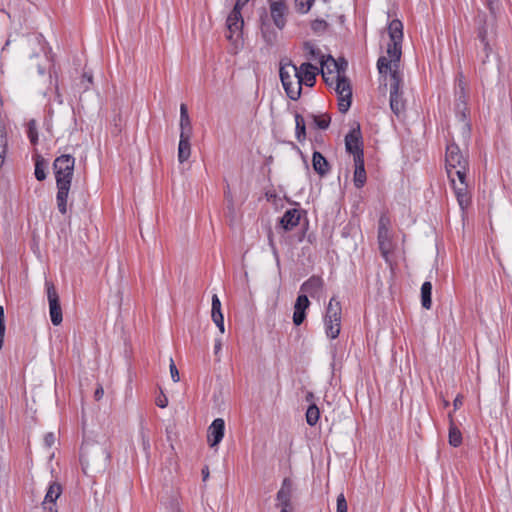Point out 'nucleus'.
I'll list each match as a JSON object with an SVG mask.
<instances>
[{
    "label": "nucleus",
    "mask_w": 512,
    "mask_h": 512,
    "mask_svg": "<svg viewBox=\"0 0 512 512\" xmlns=\"http://www.w3.org/2000/svg\"><path fill=\"white\" fill-rule=\"evenodd\" d=\"M387 32L390 42L387 45V56L379 57L377 68L381 75L390 76V108L397 116L404 110L405 104L402 98V75L399 71V62L402 55L403 24L400 20H392Z\"/></svg>",
    "instance_id": "1"
},
{
    "label": "nucleus",
    "mask_w": 512,
    "mask_h": 512,
    "mask_svg": "<svg viewBox=\"0 0 512 512\" xmlns=\"http://www.w3.org/2000/svg\"><path fill=\"white\" fill-rule=\"evenodd\" d=\"M75 166V158L70 154H63L54 160L53 168L56 178L57 208L61 214L67 213V201L71 187Z\"/></svg>",
    "instance_id": "2"
},
{
    "label": "nucleus",
    "mask_w": 512,
    "mask_h": 512,
    "mask_svg": "<svg viewBox=\"0 0 512 512\" xmlns=\"http://www.w3.org/2000/svg\"><path fill=\"white\" fill-rule=\"evenodd\" d=\"M108 460L109 454L103 446L88 443L82 445L80 461L84 473L101 471L106 467Z\"/></svg>",
    "instance_id": "3"
},
{
    "label": "nucleus",
    "mask_w": 512,
    "mask_h": 512,
    "mask_svg": "<svg viewBox=\"0 0 512 512\" xmlns=\"http://www.w3.org/2000/svg\"><path fill=\"white\" fill-rule=\"evenodd\" d=\"M445 162L448 177L455 175L458 179H466L468 158L454 142L446 146Z\"/></svg>",
    "instance_id": "4"
},
{
    "label": "nucleus",
    "mask_w": 512,
    "mask_h": 512,
    "mask_svg": "<svg viewBox=\"0 0 512 512\" xmlns=\"http://www.w3.org/2000/svg\"><path fill=\"white\" fill-rule=\"evenodd\" d=\"M279 74L287 96L291 100L299 99L301 96V85L299 84L297 66L290 61L281 63Z\"/></svg>",
    "instance_id": "5"
},
{
    "label": "nucleus",
    "mask_w": 512,
    "mask_h": 512,
    "mask_svg": "<svg viewBox=\"0 0 512 512\" xmlns=\"http://www.w3.org/2000/svg\"><path fill=\"white\" fill-rule=\"evenodd\" d=\"M390 219L387 215L382 214L378 222V245L382 257L387 264H391L390 255L394 250L395 244L392 240L390 232Z\"/></svg>",
    "instance_id": "6"
},
{
    "label": "nucleus",
    "mask_w": 512,
    "mask_h": 512,
    "mask_svg": "<svg viewBox=\"0 0 512 512\" xmlns=\"http://www.w3.org/2000/svg\"><path fill=\"white\" fill-rule=\"evenodd\" d=\"M341 305L332 297L327 305L324 317V325L327 337L335 339L340 334L341 329Z\"/></svg>",
    "instance_id": "7"
},
{
    "label": "nucleus",
    "mask_w": 512,
    "mask_h": 512,
    "mask_svg": "<svg viewBox=\"0 0 512 512\" xmlns=\"http://www.w3.org/2000/svg\"><path fill=\"white\" fill-rule=\"evenodd\" d=\"M478 22V38L483 44V50L485 53V58L482 60V63L485 64L492 53L491 41L496 35L495 21L493 19L488 20L486 17L482 18L479 16Z\"/></svg>",
    "instance_id": "8"
},
{
    "label": "nucleus",
    "mask_w": 512,
    "mask_h": 512,
    "mask_svg": "<svg viewBox=\"0 0 512 512\" xmlns=\"http://www.w3.org/2000/svg\"><path fill=\"white\" fill-rule=\"evenodd\" d=\"M226 26L228 29L226 38L233 45L234 52H237L241 46L242 30L244 26L242 14L231 11L227 17Z\"/></svg>",
    "instance_id": "9"
},
{
    "label": "nucleus",
    "mask_w": 512,
    "mask_h": 512,
    "mask_svg": "<svg viewBox=\"0 0 512 512\" xmlns=\"http://www.w3.org/2000/svg\"><path fill=\"white\" fill-rule=\"evenodd\" d=\"M335 83V92L339 98V111L341 113H346L351 106L352 100V88L350 81L345 75L338 74L336 77Z\"/></svg>",
    "instance_id": "10"
},
{
    "label": "nucleus",
    "mask_w": 512,
    "mask_h": 512,
    "mask_svg": "<svg viewBox=\"0 0 512 512\" xmlns=\"http://www.w3.org/2000/svg\"><path fill=\"white\" fill-rule=\"evenodd\" d=\"M45 286L47 290V299L49 303L50 319L53 325L58 326L62 323L63 320L59 295L52 282L46 280Z\"/></svg>",
    "instance_id": "11"
},
{
    "label": "nucleus",
    "mask_w": 512,
    "mask_h": 512,
    "mask_svg": "<svg viewBox=\"0 0 512 512\" xmlns=\"http://www.w3.org/2000/svg\"><path fill=\"white\" fill-rule=\"evenodd\" d=\"M270 14L274 25L282 30L287 22L288 7L284 0H272L269 3Z\"/></svg>",
    "instance_id": "12"
},
{
    "label": "nucleus",
    "mask_w": 512,
    "mask_h": 512,
    "mask_svg": "<svg viewBox=\"0 0 512 512\" xmlns=\"http://www.w3.org/2000/svg\"><path fill=\"white\" fill-rule=\"evenodd\" d=\"M321 74L327 85H333L336 77L340 74V67L337 60L328 55L326 58H321Z\"/></svg>",
    "instance_id": "13"
},
{
    "label": "nucleus",
    "mask_w": 512,
    "mask_h": 512,
    "mask_svg": "<svg viewBox=\"0 0 512 512\" xmlns=\"http://www.w3.org/2000/svg\"><path fill=\"white\" fill-rule=\"evenodd\" d=\"M361 131L360 126L357 125L356 128H353L346 136H345V147L347 152L353 155L354 159L363 158V150L361 148Z\"/></svg>",
    "instance_id": "14"
},
{
    "label": "nucleus",
    "mask_w": 512,
    "mask_h": 512,
    "mask_svg": "<svg viewBox=\"0 0 512 512\" xmlns=\"http://www.w3.org/2000/svg\"><path fill=\"white\" fill-rule=\"evenodd\" d=\"M225 422L222 418L215 419L207 430V441L210 447H216L223 439Z\"/></svg>",
    "instance_id": "15"
},
{
    "label": "nucleus",
    "mask_w": 512,
    "mask_h": 512,
    "mask_svg": "<svg viewBox=\"0 0 512 512\" xmlns=\"http://www.w3.org/2000/svg\"><path fill=\"white\" fill-rule=\"evenodd\" d=\"M451 180V183L453 185V189L457 198V201L459 203V206L462 210L468 207L470 204V196L468 192V184L466 183V179H458L459 183L457 184L455 182L454 176L449 177Z\"/></svg>",
    "instance_id": "16"
},
{
    "label": "nucleus",
    "mask_w": 512,
    "mask_h": 512,
    "mask_svg": "<svg viewBox=\"0 0 512 512\" xmlns=\"http://www.w3.org/2000/svg\"><path fill=\"white\" fill-rule=\"evenodd\" d=\"M299 84L302 86L305 84L306 86L312 87L315 84L316 74L318 72L317 67L312 65L309 62L303 63L300 67H297Z\"/></svg>",
    "instance_id": "17"
},
{
    "label": "nucleus",
    "mask_w": 512,
    "mask_h": 512,
    "mask_svg": "<svg viewBox=\"0 0 512 512\" xmlns=\"http://www.w3.org/2000/svg\"><path fill=\"white\" fill-rule=\"evenodd\" d=\"M293 492V483L291 479L285 478L282 482L280 490L277 492L278 505L281 508L289 509L291 505V497Z\"/></svg>",
    "instance_id": "18"
},
{
    "label": "nucleus",
    "mask_w": 512,
    "mask_h": 512,
    "mask_svg": "<svg viewBox=\"0 0 512 512\" xmlns=\"http://www.w3.org/2000/svg\"><path fill=\"white\" fill-rule=\"evenodd\" d=\"M61 493L62 487L59 483L53 482L50 484L43 501V508L47 510V512H57L55 510V502L60 497Z\"/></svg>",
    "instance_id": "19"
},
{
    "label": "nucleus",
    "mask_w": 512,
    "mask_h": 512,
    "mask_svg": "<svg viewBox=\"0 0 512 512\" xmlns=\"http://www.w3.org/2000/svg\"><path fill=\"white\" fill-rule=\"evenodd\" d=\"M182 135L185 138L192 136V124L185 104L180 105V137Z\"/></svg>",
    "instance_id": "20"
},
{
    "label": "nucleus",
    "mask_w": 512,
    "mask_h": 512,
    "mask_svg": "<svg viewBox=\"0 0 512 512\" xmlns=\"http://www.w3.org/2000/svg\"><path fill=\"white\" fill-rule=\"evenodd\" d=\"M322 287L323 280L320 277L312 276L301 285L300 290L306 295L309 294L311 297H315Z\"/></svg>",
    "instance_id": "21"
},
{
    "label": "nucleus",
    "mask_w": 512,
    "mask_h": 512,
    "mask_svg": "<svg viewBox=\"0 0 512 512\" xmlns=\"http://www.w3.org/2000/svg\"><path fill=\"white\" fill-rule=\"evenodd\" d=\"M299 221L300 212L297 209H290L284 213L280 219V224L284 230L288 231L296 227L299 224Z\"/></svg>",
    "instance_id": "22"
},
{
    "label": "nucleus",
    "mask_w": 512,
    "mask_h": 512,
    "mask_svg": "<svg viewBox=\"0 0 512 512\" xmlns=\"http://www.w3.org/2000/svg\"><path fill=\"white\" fill-rule=\"evenodd\" d=\"M354 166H355L354 177H353L354 185L357 188H361L364 186V184L366 182V171H365V167H364V157L359 158V156H358L357 159H354Z\"/></svg>",
    "instance_id": "23"
},
{
    "label": "nucleus",
    "mask_w": 512,
    "mask_h": 512,
    "mask_svg": "<svg viewBox=\"0 0 512 512\" xmlns=\"http://www.w3.org/2000/svg\"><path fill=\"white\" fill-rule=\"evenodd\" d=\"M312 166L316 173L320 176H324L329 171V163L326 158L318 151L313 153Z\"/></svg>",
    "instance_id": "24"
},
{
    "label": "nucleus",
    "mask_w": 512,
    "mask_h": 512,
    "mask_svg": "<svg viewBox=\"0 0 512 512\" xmlns=\"http://www.w3.org/2000/svg\"><path fill=\"white\" fill-rule=\"evenodd\" d=\"M191 138L180 137L178 145V160L180 163L187 161L191 155Z\"/></svg>",
    "instance_id": "25"
},
{
    "label": "nucleus",
    "mask_w": 512,
    "mask_h": 512,
    "mask_svg": "<svg viewBox=\"0 0 512 512\" xmlns=\"http://www.w3.org/2000/svg\"><path fill=\"white\" fill-rule=\"evenodd\" d=\"M432 294V284L429 281H426L421 286V304L423 308L430 309L432 305L431 300Z\"/></svg>",
    "instance_id": "26"
},
{
    "label": "nucleus",
    "mask_w": 512,
    "mask_h": 512,
    "mask_svg": "<svg viewBox=\"0 0 512 512\" xmlns=\"http://www.w3.org/2000/svg\"><path fill=\"white\" fill-rule=\"evenodd\" d=\"M449 444L453 447H458L462 443V434L454 423L449 425Z\"/></svg>",
    "instance_id": "27"
},
{
    "label": "nucleus",
    "mask_w": 512,
    "mask_h": 512,
    "mask_svg": "<svg viewBox=\"0 0 512 512\" xmlns=\"http://www.w3.org/2000/svg\"><path fill=\"white\" fill-rule=\"evenodd\" d=\"M295 124H296V138L299 142H302L306 138L305 120L302 115L296 113Z\"/></svg>",
    "instance_id": "28"
},
{
    "label": "nucleus",
    "mask_w": 512,
    "mask_h": 512,
    "mask_svg": "<svg viewBox=\"0 0 512 512\" xmlns=\"http://www.w3.org/2000/svg\"><path fill=\"white\" fill-rule=\"evenodd\" d=\"M320 417L319 408L315 404H311L306 411V421L310 426L316 425Z\"/></svg>",
    "instance_id": "29"
},
{
    "label": "nucleus",
    "mask_w": 512,
    "mask_h": 512,
    "mask_svg": "<svg viewBox=\"0 0 512 512\" xmlns=\"http://www.w3.org/2000/svg\"><path fill=\"white\" fill-rule=\"evenodd\" d=\"M262 36L266 43L273 44L277 38V34L271 29L270 25L263 23L261 27Z\"/></svg>",
    "instance_id": "30"
},
{
    "label": "nucleus",
    "mask_w": 512,
    "mask_h": 512,
    "mask_svg": "<svg viewBox=\"0 0 512 512\" xmlns=\"http://www.w3.org/2000/svg\"><path fill=\"white\" fill-rule=\"evenodd\" d=\"M313 121L315 125L319 129H327L329 127L331 118L328 114H322V115H312Z\"/></svg>",
    "instance_id": "31"
},
{
    "label": "nucleus",
    "mask_w": 512,
    "mask_h": 512,
    "mask_svg": "<svg viewBox=\"0 0 512 512\" xmlns=\"http://www.w3.org/2000/svg\"><path fill=\"white\" fill-rule=\"evenodd\" d=\"M304 48L306 51L309 52L310 58L312 60H318L321 63V58H326L324 55H322L321 51L318 48H316L313 44L309 42H306L304 44Z\"/></svg>",
    "instance_id": "32"
},
{
    "label": "nucleus",
    "mask_w": 512,
    "mask_h": 512,
    "mask_svg": "<svg viewBox=\"0 0 512 512\" xmlns=\"http://www.w3.org/2000/svg\"><path fill=\"white\" fill-rule=\"evenodd\" d=\"M314 1L315 0H295L296 10L299 13L305 14L311 9Z\"/></svg>",
    "instance_id": "33"
},
{
    "label": "nucleus",
    "mask_w": 512,
    "mask_h": 512,
    "mask_svg": "<svg viewBox=\"0 0 512 512\" xmlns=\"http://www.w3.org/2000/svg\"><path fill=\"white\" fill-rule=\"evenodd\" d=\"M34 174L38 181H43L46 179L45 163L43 160L36 161Z\"/></svg>",
    "instance_id": "34"
},
{
    "label": "nucleus",
    "mask_w": 512,
    "mask_h": 512,
    "mask_svg": "<svg viewBox=\"0 0 512 512\" xmlns=\"http://www.w3.org/2000/svg\"><path fill=\"white\" fill-rule=\"evenodd\" d=\"M310 302L306 294H300L295 302L294 309L303 310L306 311V309L309 307Z\"/></svg>",
    "instance_id": "35"
},
{
    "label": "nucleus",
    "mask_w": 512,
    "mask_h": 512,
    "mask_svg": "<svg viewBox=\"0 0 512 512\" xmlns=\"http://www.w3.org/2000/svg\"><path fill=\"white\" fill-rule=\"evenodd\" d=\"M27 134H28V137H29L31 143L36 144L37 140H38V133H37L35 120L29 121Z\"/></svg>",
    "instance_id": "36"
},
{
    "label": "nucleus",
    "mask_w": 512,
    "mask_h": 512,
    "mask_svg": "<svg viewBox=\"0 0 512 512\" xmlns=\"http://www.w3.org/2000/svg\"><path fill=\"white\" fill-rule=\"evenodd\" d=\"M5 315H4V308L0 306V350L3 347L4 343V335H5Z\"/></svg>",
    "instance_id": "37"
},
{
    "label": "nucleus",
    "mask_w": 512,
    "mask_h": 512,
    "mask_svg": "<svg viewBox=\"0 0 512 512\" xmlns=\"http://www.w3.org/2000/svg\"><path fill=\"white\" fill-rule=\"evenodd\" d=\"M463 76L460 75V79H459V88H460V95L458 97V101L459 103H457V109L459 111L462 110V107L463 106V109H465V94H464V86H463V80H462Z\"/></svg>",
    "instance_id": "38"
},
{
    "label": "nucleus",
    "mask_w": 512,
    "mask_h": 512,
    "mask_svg": "<svg viewBox=\"0 0 512 512\" xmlns=\"http://www.w3.org/2000/svg\"><path fill=\"white\" fill-rule=\"evenodd\" d=\"M486 4L491 13V19L495 21V15L500 7V0H486Z\"/></svg>",
    "instance_id": "39"
},
{
    "label": "nucleus",
    "mask_w": 512,
    "mask_h": 512,
    "mask_svg": "<svg viewBox=\"0 0 512 512\" xmlns=\"http://www.w3.org/2000/svg\"><path fill=\"white\" fill-rule=\"evenodd\" d=\"M347 510H348V505H347L346 498L343 493H340L337 496L336 512H347Z\"/></svg>",
    "instance_id": "40"
},
{
    "label": "nucleus",
    "mask_w": 512,
    "mask_h": 512,
    "mask_svg": "<svg viewBox=\"0 0 512 512\" xmlns=\"http://www.w3.org/2000/svg\"><path fill=\"white\" fill-rule=\"evenodd\" d=\"M218 314H222V311H221V302H220V299L219 297L214 294L212 296V310H211V315H216V316H219Z\"/></svg>",
    "instance_id": "41"
},
{
    "label": "nucleus",
    "mask_w": 512,
    "mask_h": 512,
    "mask_svg": "<svg viewBox=\"0 0 512 512\" xmlns=\"http://www.w3.org/2000/svg\"><path fill=\"white\" fill-rule=\"evenodd\" d=\"M305 317H306L305 311L300 310V309H298V310L294 309L293 323L296 326L301 325L303 323V321L305 320Z\"/></svg>",
    "instance_id": "42"
},
{
    "label": "nucleus",
    "mask_w": 512,
    "mask_h": 512,
    "mask_svg": "<svg viewBox=\"0 0 512 512\" xmlns=\"http://www.w3.org/2000/svg\"><path fill=\"white\" fill-rule=\"evenodd\" d=\"M460 117H461V120H462L463 137H464V140L466 141L470 137V126L465 121L466 115H465V113L463 111L461 112V116Z\"/></svg>",
    "instance_id": "43"
},
{
    "label": "nucleus",
    "mask_w": 512,
    "mask_h": 512,
    "mask_svg": "<svg viewBox=\"0 0 512 512\" xmlns=\"http://www.w3.org/2000/svg\"><path fill=\"white\" fill-rule=\"evenodd\" d=\"M313 31L323 32L327 28V23L324 20H315L311 25Z\"/></svg>",
    "instance_id": "44"
},
{
    "label": "nucleus",
    "mask_w": 512,
    "mask_h": 512,
    "mask_svg": "<svg viewBox=\"0 0 512 512\" xmlns=\"http://www.w3.org/2000/svg\"><path fill=\"white\" fill-rule=\"evenodd\" d=\"M218 315L219 316L211 315V317H212L213 322L219 328L220 332L224 333L225 332L224 317H223V314H218Z\"/></svg>",
    "instance_id": "45"
},
{
    "label": "nucleus",
    "mask_w": 512,
    "mask_h": 512,
    "mask_svg": "<svg viewBox=\"0 0 512 512\" xmlns=\"http://www.w3.org/2000/svg\"><path fill=\"white\" fill-rule=\"evenodd\" d=\"M169 368L172 380L178 382L180 380L179 372L172 358H170Z\"/></svg>",
    "instance_id": "46"
},
{
    "label": "nucleus",
    "mask_w": 512,
    "mask_h": 512,
    "mask_svg": "<svg viewBox=\"0 0 512 512\" xmlns=\"http://www.w3.org/2000/svg\"><path fill=\"white\" fill-rule=\"evenodd\" d=\"M140 436H141V440H142L143 450L145 452H148V450L150 448V442H149V438L146 436L143 429L140 430Z\"/></svg>",
    "instance_id": "47"
},
{
    "label": "nucleus",
    "mask_w": 512,
    "mask_h": 512,
    "mask_svg": "<svg viewBox=\"0 0 512 512\" xmlns=\"http://www.w3.org/2000/svg\"><path fill=\"white\" fill-rule=\"evenodd\" d=\"M55 435L52 432H49L44 437V444L46 447L50 448L55 443Z\"/></svg>",
    "instance_id": "48"
},
{
    "label": "nucleus",
    "mask_w": 512,
    "mask_h": 512,
    "mask_svg": "<svg viewBox=\"0 0 512 512\" xmlns=\"http://www.w3.org/2000/svg\"><path fill=\"white\" fill-rule=\"evenodd\" d=\"M250 0H237L235 3L234 8L232 9L233 12L241 13L243 7L249 2Z\"/></svg>",
    "instance_id": "49"
},
{
    "label": "nucleus",
    "mask_w": 512,
    "mask_h": 512,
    "mask_svg": "<svg viewBox=\"0 0 512 512\" xmlns=\"http://www.w3.org/2000/svg\"><path fill=\"white\" fill-rule=\"evenodd\" d=\"M156 404L160 408H165L168 405V399L165 395L158 397L156 400Z\"/></svg>",
    "instance_id": "50"
},
{
    "label": "nucleus",
    "mask_w": 512,
    "mask_h": 512,
    "mask_svg": "<svg viewBox=\"0 0 512 512\" xmlns=\"http://www.w3.org/2000/svg\"><path fill=\"white\" fill-rule=\"evenodd\" d=\"M66 115H67V118H68V125L70 126L72 123L75 122V117H74V112L71 108H67L66 109Z\"/></svg>",
    "instance_id": "51"
},
{
    "label": "nucleus",
    "mask_w": 512,
    "mask_h": 512,
    "mask_svg": "<svg viewBox=\"0 0 512 512\" xmlns=\"http://www.w3.org/2000/svg\"><path fill=\"white\" fill-rule=\"evenodd\" d=\"M104 395V390L102 386H99L94 392L95 400L99 401Z\"/></svg>",
    "instance_id": "52"
},
{
    "label": "nucleus",
    "mask_w": 512,
    "mask_h": 512,
    "mask_svg": "<svg viewBox=\"0 0 512 512\" xmlns=\"http://www.w3.org/2000/svg\"><path fill=\"white\" fill-rule=\"evenodd\" d=\"M463 404V398L461 395H457L453 401L454 409L457 410Z\"/></svg>",
    "instance_id": "53"
},
{
    "label": "nucleus",
    "mask_w": 512,
    "mask_h": 512,
    "mask_svg": "<svg viewBox=\"0 0 512 512\" xmlns=\"http://www.w3.org/2000/svg\"><path fill=\"white\" fill-rule=\"evenodd\" d=\"M339 63V67H340V74L344 75V72L347 68V62L345 60H341V61H337Z\"/></svg>",
    "instance_id": "54"
},
{
    "label": "nucleus",
    "mask_w": 512,
    "mask_h": 512,
    "mask_svg": "<svg viewBox=\"0 0 512 512\" xmlns=\"http://www.w3.org/2000/svg\"><path fill=\"white\" fill-rule=\"evenodd\" d=\"M221 347H222L221 340L220 339H216L215 340V345H214V353L218 354L219 351L221 350Z\"/></svg>",
    "instance_id": "55"
},
{
    "label": "nucleus",
    "mask_w": 512,
    "mask_h": 512,
    "mask_svg": "<svg viewBox=\"0 0 512 512\" xmlns=\"http://www.w3.org/2000/svg\"><path fill=\"white\" fill-rule=\"evenodd\" d=\"M202 475H203V480L206 481L209 477V469L208 467H204L202 469Z\"/></svg>",
    "instance_id": "56"
},
{
    "label": "nucleus",
    "mask_w": 512,
    "mask_h": 512,
    "mask_svg": "<svg viewBox=\"0 0 512 512\" xmlns=\"http://www.w3.org/2000/svg\"><path fill=\"white\" fill-rule=\"evenodd\" d=\"M82 78H83V80H82L83 82L87 81V83H89V84L92 83V75L84 73Z\"/></svg>",
    "instance_id": "57"
},
{
    "label": "nucleus",
    "mask_w": 512,
    "mask_h": 512,
    "mask_svg": "<svg viewBox=\"0 0 512 512\" xmlns=\"http://www.w3.org/2000/svg\"><path fill=\"white\" fill-rule=\"evenodd\" d=\"M448 418H449V425H451V423H454V421H453V413H449Z\"/></svg>",
    "instance_id": "58"
},
{
    "label": "nucleus",
    "mask_w": 512,
    "mask_h": 512,
    "mask_svg": "<svg viewBox=\"0 0 512 512\" xmlns=\"http://www.w3.org/2000/svg\"><path fill=\"white\" fill-rule=\"evenodd\" d=\"M312 398H313V394L312 393H308L307 396H306L307 401L312 400Z\"/></svg>",
    "instance_id": "59"
},
{
    "label": "nucleus",
    "mask_w": 512,
    "mask_h": 512,
    "mask_svg": "<svg viewBox=\"0 0 512 512\" xmlns=\"http://www.w3.org/2000/svg\"><path fill=\"white\" fill-rule=\"evenodd\" d=\"M449 406V402L448 401H444V407H448Z\"/></svg>",
    "instance_id": "60"
},
{
    "label": "nucleus",
    "mask_w": 512,
    "mask_h": 512,
    "mask_svg": "<svg viewBox=\"0 0 512 512\" xmlns=\"http://www.w3.org/2000/svg\"><path fill=\"white\" fill-rule=\"evenodd\" d=\"M280 512H288V509L281 508Z\"/></svg>",
    "instance_id": "61"
}]
</instances>
